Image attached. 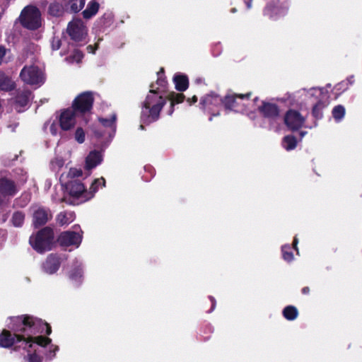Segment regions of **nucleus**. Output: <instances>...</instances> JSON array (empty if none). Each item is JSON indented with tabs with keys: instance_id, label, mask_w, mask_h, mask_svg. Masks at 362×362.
I'll list each match as a JSON object with an SVG mask.
<instances>
[{
	"instance_id": "f257e3e1",
	"label": "nucleus",
	"mask_w": 362,
	"mask_h": 362,
	"mask_svg": "<svg viewBox=\"0 0 362 362\" xmlns=\"http://www.w3.org/2000/svg\"><path fill=\"white\" fill-rule=\"evenodd\" d=\"M14 332L12 337L8 330H3L0 334V346L8 348L14 343L24 341L29 348L34 346H46L51 343V339L42 336L33 337L36 334L51 333L50 327L41 320L33 317H16L12 319V325L9 327Z\"/></svg>"
},
{
	"instance_id": "f03ea898",
	"label": "nucleus",
	"mask_w": 362,
	"mask_h": 362,
	"mask_svg": "<svg viewBox=\"0 0 362 362\" xmlns=\"http://www.w3.org/2000/svg\"><path fill=\"white\" fill-rule=\"evenodd\" d=\"M158 93L159 88L151 89L146 98L141 115V120L144 124H148L159 118L165 100Z\"/></svg>"
},
{
	"instance_id": "7ed1b4c3",
	"label": "nucleus",
	"mask_w": 362,
	"mask_h": 362,
	"mask_svg": "<svg viewBox=\"0 0 362 362\" xmlns=\"http://www.w3.org/2000/svg\"><path fill=\"white\" fill-rule=\"evenodd\" d=\"M21 24L29 30H37L42 26L41 13L33 6L25 7L19 16Z\"/></svg>"
},
{
	"instance_id": "20e7f679",
	"label": "nucleus",
	"mask_w": 362,
	"mask_h": 362,
	"mask_svg": "<svg viewBox=\"0 0 362 362\" xmlns=\"http://www.w3.org/2000/svg\"><path fill=\"white\" fill-rule=\"evenodd\" d=\"M20 78L24 83L37 87L41 86L45 81L43 69L37 65L24 66L20 73Z\"/></svg>"
},
{
	"instance_id": "39448f33",
	"label": "nucleus",
	"mask_w": 362,
	"mask_h": 362,
	"mask_svg": "<svg viewBox=\"0 0 362 362\" xmlns=\"http://www.w3.org/2000/svg\"><path fill=\"white\" fill-rule=\"evenodd\" d=\"M53 239V232L49 228H45L30 238V244L38 252L50 250Z\"/></svg>"
},
{
	"instance_id": "423d86ee",
	"label": "nucleus",
	"mask_w": 362,
	"mask_h": 362,
	"mask_svg": "<svg viewBox=\"0 0 362 362\" xmlns=\"http://www.w3.org/2000/svg\"><path fill=\"white\" fill-rule=\"evenodd\" d=\"M69 194L76 204L86 202L92 198V194L86 189L84 185L78 180H71L63 184Z\"/></svg>"
},
{
	"instance_id": "0eeeda50",
	"label": "nucleus",
	"mask_w": 362,
	"mask_h": 362,
	"mask_svg": "<svg viewBox=\"0 0 362 362\" xmlns=\"http://www.w3.org/2000/svg\"><path fill=\"white\" fill-rule=\"evenodd\" d=\"M66 32L76 42H84L88 35V29L81 19L76 18L69 23Z\"/></svg>"
},
{
	"instance_id": "6e6552de",
	"label": "nucleus",
	"mask_w": 362,
	"mask_h": 362,
	"mask_svg": "<svg viewBox=\"0 0 362 362\" xmlns=\"http://www.w3.org/2000/svg\"><path fill=\"white\" fill-rule=\"evenodd\" d=\"M78 117V113L69 107L61 110L57 115V119L62 131H69L77 124Z\"/></svg>"
},
{
	"instance_id": "1a4fd4ad",
	"label": "nucleus",
	"mask_w": 362,
	"mask_h": 362,
	"mask_svg": "<svg viewBox=\"0 0 362 362\" xmlns=\"http://www.w3.org/2000/svg\"><path fill=\"white\" fill-rule=\"evenodd\" d=\"M93 95L91 92H84L79 94L73 101L71 108L78 115L90 112L93 103Z\"/></svg>"
},
{
	"instance_id": "9d476101",
	"label": "nucleus",
	"mask_w": 362,
	"mask_h": 362,
	"mask_svg": "<svg viewBox=\"0 0 362 362\" xmlns=\"http://www.w3.org/2000/svg\"><path fill=\"white\" fill-rule=\"evenodd\" d=\"M99 122L102 128L105 129L103 134L95 132V136L98 137H103L104 140L107 142L114 136L116 131V119L117 115L115 112H112L107 117H99Z\"/></svg>"
},
{
	"instance_id": "9b49d317",
	"label": "nucleus",
	"mask_w": 362,
	"mask_h": 362,
	"mask_svg": "<svg viewBox=\"0 0 362 362\" xmlns=\"http://www.w3.org/2000/svg\"><path fill=\"white\" fill-rule=\"evenodd\" d=\"M303 93L311 102L317 101L313 107V114L318 116V109H320L327 103V93L320 88H312L308 91L303 90Z\"/></svg>"
},
{
	"instance_id": "f8f14e48",
	"label": "nucleus",
	"mask_w": 362,
	"mask_h": 362,
	"mask_svg": "<svg viewBox=\"0 0 362 362\" xmlns=\"http://www.w3.org/2000/svg\"><path fill=\"white\" fill-rule=\"evenodd\" d=\"M80 230L66 231L59 235L58 242L63 246H75L78 247L81 242L82 236Z\"/></svg>"
},
{
	"instance_id": "ddd939ff",
	"label": "nucleus",
	"mask_w": 362,
	"mask_h": 362,
	"mask_svg": "<svg viewBox=\"0 0 362 362\" xmlns=\"http://www.w3.org/2000/svg\"><path fill=\"white\" fill-rule=\"evenodd\" d=\"M285 123L291 129H297L303 124L304 117L298 112L290 110L285 116Z\"/></svg>"
},
{
	"instance_id": "4468645a",
	"label": "nucleus",
	"mask_w": 362,
	"mask_h": 362,
	"mask_svg": "<svg viewBox=\"0 0 362 362\" xmlns=\"http://www.w3.org/2000/svg\"><path fill=\"white\" fill-rule=\"evenodd\" d=\"M200 105H202V107L203 109L207 110L209 113H211L213 115H215V114L213 113V107H218L222 105V100L217 95H207L201 100Z\"/></svg>"
},
{
	"instance_id": "2eb2a0df",
	"label": "nucleus",
	"mask_w": 362,
	"mask_h": 362,
	"mask_svg": "<svg viewBox=\"0 0 362 362\" xmlns=\"http://www.w3.org/2000/svg\"><path fill=\"white\" fill-rule=\"evenodd\" d=\"M103 161V154L99 151H91L86 158L85 169L90 170L100 165Z\"/></svg>"
},
{
	"instance_id": "dca6fc26",
	"label": "nucleus",
	"mask_w": 362,
	"mask_h": 362,
	"mask_svg": "<svg viewBox=\"0 0 362 362\" xmlns=\"http://www.w3.org/2000/svg\"><path fill=\"white\" fill-rule=\"evenodd\" d=\"M60 263V259L57 256L50 255L43 263L42 269L45 273L52 274L59 269Z\"/></svg>"
},
{
	"instance_id": "f3484780",
	"label": "nucleus",
	"mask_w": 362,
	"mask_h": 362,
	"mask_svg": "<svg viewBox=\"0 0 362 362\" xmlns=\"http://www.w3.org/2000/svg\"><path fill=\"white\" fill-rule=\"evenodd\" d=\"M51 218V214L43 208H38L34 211L33 224L35 227L44 225Z\"/></svg>"
},
{
	"instance_id": "a211bd4d",
	"label": "nucleus",
	"mask_w": 362,
	"mask_h": 362,
	"mask_svg": "<svg viewBox=\"0 0 362 362\" xmlns=\"http://www.w3.org/2000/svg\"><path fill=\"white\" fill-rule=\"evenodd\" d=\"M247 95H240L235 96L234 95H228V108L234 109L236 112L243 111V108L241 107L245 105L243 102L246 99Z\"/></svg>"
},
{
	"instance_id": "6ab92c4d",
	"label": "nucleus",
	"mask_w": 362,
	"mask_h": 362,
	"mask_svg": "<svg viewBox=\"0 0 362 362\" xmlns=\"http://www.w3.org/2000/svg\"><path fill=\"white\" fill-rule=\"evenodd\" d=\"M99 8L100 4L96 0H91L88 2L86 8L82 13L83 18L86 19L91 18L97 14Z\"/></svg>"
},
{
	"instance_id": "aec40b11",
	"label": "nucleus",
	"mask_w": 362,
	"mask_h": 362,
	"mask_svg": "<svg viewBox=\"0 0 362 362\" xmlns=\"http://www.w3.org/2000/svg\"><path fill=\"white\" fill-rule=\"evenodd\" d=\"M173 81L175 88L179 91H185L188 88V78L185 75L176 74L173 78Z\"/></svg>"
},
{
	"instance_id": "412c9836",
	"label": "nucleus",
	"mask_w": 362,
	"mask_h": 362,
	"mask_svg": "<svg viewBox=\"0 0 362 362\" xmlns=\"http://www.w3.org/2000/svg\"><path fill=\"white\" fill-rule=\"evenodd\" d=\"M75 219V214L71 211L60 213L57 218V223L61 226L68 225Z\"/></svg>"
},
{
	"instance_id": "4be33fe9",
	"label": "nucleus",
	"mask_w": 362,
	"mask_h": 362,
	"mask_svg": "<svg viewBox=\"0 0 362 362\" xmlns=\"http://www.w3.org/2000/svg\"><path fill=\"white\" fill-rule=\"evenodd\" d=\"M82 174H83V172L81 169H78L76 168H71L69 169L67 174H66V175L62 174L61 175L60 182L62 185L66 184V183H67L66 179H68V178L74 179L75 177H81L82 175Z\"/></svg>"
},
{
	"instance_id": "5701e85b",
	"label": "nucleus",
	"mask_w": 362,
	"mask_h": 362,
	"mask_svg": "<svg viewBox=\"0 0 362 362\" xmlns=\"http://www.w3.org/2000/svg\"><path fill=\"white\" fill-rule=\"evenodd\" d=\"M14 88V83L6 76L3 72L0 71V89L3 90H11Z\"/></svg>"
},
{
	"instance_id": "b1692460",
	"label": "nucleus",
	"mask_w": 362,
	"mask_h": 362,
	"mask_svg": "<svg viewBox=\"0 0 362 362\" xmlns=\"http://www.w3.org/2000/svg\"><path fill=\"white\" fill-rule=\"evenodd\" d=\"M185 96L182 93H171L168 95V99L171 103V108L169 112V115H171L173 112V106L175 104H178L184 100Z\"/></svg>"
},
{
	"instance_id": "393cba45",
	"label": "nucleus",
	"mask_w": 362,
	"mask_h": 362,
	"mask_svg": "<svg viewBox=\"0 0 362 362\" xmlns=\"http://www.w3.org/2000/svg\"><path fill=\"white\" fill-rule=\"evenodd\" d=\"M261 110L266 116L268 117L275 116L279 112L277 107L271 103H264Z\"/></svg>"
},
{
	"instance_id": "a878e982",
	"label": "nucleus",
	"mask_w": 362,
	"mask_h": 362,
	"mask_svg": "<svg viewBox=\"0 0 362 362\" xmlns=\"http://www.w3.org/2000/svg\"><path fill=\"white\" fill-rule=\"evenodd\" d=\"M31 98V93L30 91H25L19 94L16 98V104L21 107L27 105Z\"/></svg>"
},
{
	"instance_id": "bb28decb",
	"label": "nucleus",
	"mask_w": 362,
	"mask_h": 362,
	"mask_svg": "<svg viewBox=\"0 0 362 362\" xmlns=\"http://www.w3.org/2000/svg\"><path fill=\"white\" fill-rule=\"evenodd\" d=\"M45 129H47L52 135L56 136L59 133V124L56 119V120L49 121L45 124Z\"/></svg>"
},
{
	"instance_id": "cd10ccee",
	"label": "nucleus",
	"mask_w": 362,
	"mask_h": 362,
	"mask_svg": "<svg viewBox=\"0 0 362 362\" xmlns=\"http://www.w3.org/2000/svg\"><path fill=\"white\" fill-rule=\"evenodd\" d=\"M284 316L288 320H293L297 317L298 310L293 306H288L284 310Z\"/></svg>"
},
{
	"instance_id": "c85d7f7f",
	"label": "nucleus",
	"mask_w": 362,
	"mask_h": 362,
	"mask_svg": "<svg viewBox=\"0 0 362 362\" xmlns=\"http://www.w3.org/2000/svg\"><path fill=\"white\" fill-rule=\"evenodd\" d=\"M283 146L287 151L292 150L296 146V140L292 136H287L284 138Z\"/></svg>"
},
{
	"instance_id": "c756f323",
	"label": "nucleus",
	"mask_w": 362,
	"mask_h": 362,
	"mask_svg": "<svg viewBox=\"0 0 362 362\" xmlns=\"http://www.w3.org/2000/svg\"><path fill=\"white\" fill-rule=\"evenodd\" d=\"M83 54L77 49H74L73 54L66 58L69 63H78L83 58Z\"/></svg>"
},
{
	"instance_id": "7c9ffc66",
	"label": "nucleus",
	"mask_w": 362,
	"mask_h": 362,
	"mask_svg": "<svg viewBox=\"0 0 362 362\" xmlns=\"http://www.w3.org/2000/svg\"><path fill=\"white\" fill-rule=\"evenodd\" d=\"M105 185V180L103 177L95 179L94 182L92 183L90 188V191H88V192L90 193V194H92L93 197L94 193H95L98 191L99 186L102 185L104 187Z\"/></svg>"
},
{
	"instance_id": "2f4dec72",
	"label": "nucleus",
	"mask_w": 362,
	"mask_h": 362,
	"mask_svg": "<svg viewBox=\"0 0 362 362\" xmlns=\"http://www.w3.org/2000/svg\"><path fill=\"white\" fill-rule=\"evenodd\" d=\"M266 11L268 15L271 16H279L285 14L286 9V8L274 7L273 8H267Z\"/></svg>"
},
{
	"instance_id": "473e14b6",
	"label": "nucleus",
	"mask_w": 362,
	"mask_h": 362,
	"mask_svg": "<svg viewBox=\"0 0 362 362\" xmlns=\"http://www.w3.org/2000/svg\"><path fill=\"white\" fill-rule=\"evenodd\" d=\"M24 221V215L21 212H16L13 215L12 222L15 226H21Z\"/></svg>"
},
{
	"instance_id": "72a5a7b5",
	"label": "nucleus",
	"mask_w": 362,
	"mask_h": 362,
	"mask_svg": "<svg viewBox=\"0 0 362 362\" xmlns=\"http://www.w3.org/2000/svg\"><path fill=\"white\" fill-rule=\"evenodd\" d=\"M49 11L52 16H59L62 13L63 8L59 4H52L50 5Z\"/></svg>"
},
{
	"instance_id": "f704fd0d",
	"label": "nucleus",
	"mask_w": 362,
	"mask_h": 362,
	"mask_svg": "<svg viewBox=\"0 0 362 362\" xmlns=\"http://www.w3.org/2000/svg\"><path fill=\"white\" fill-rule=\"evenodd\" d=\"M345 113V110L342 106L335 107L332 111L333 117L337 120L341 119Z\"/></svg>"
},
{
	"instance_id": "c9c22d12",
	"label": "nucleus",
	"mask_w": 362,
	"mask_h": 362,
	"mask_svg": "<svg viewBox=\"0 0 362 362\" xmlns=\"http://www.w3.org/2000/svg\"><path fill=\"white\" fill-rule=\"evenodd\" d=\"M64 165V160L62 158H56L51 163L52 168L54 171H59Z\"/></svg>"
},
{
	"instance_id": "e433bc0d",
	"label": "nucleus",
	"mask_w": 362,
	"mask_h": 362,
	"mask_svg": "<svg viewBox=\"0 0 362 362\" xmlns=\"http://www.w3.org/2000/svg\"><path fill=\"white\" fill-rule=\"evenodd\" d=\"M75 139L79 144H82L85 141V132L83 129L81 127L76 129L74 134Z\"/></svg>"
},
{
	"instance_id": "4c0bfd02",
	"label": "nucleus",
	"mask_w": 362,
	"mask_h": 362,
	"mask_svg": "<svg viewBox=\"0 0 362 362\" xmlns=\"http://www.w3.org/2000/svg\"><path fill=\"white\" fill-rule=\"evenodd\" d=\"M69 277L72 281H75L76 283L79 282L82 277L81 268H77L74 272L70 274Z\"/></svg>"
},
{
	"instance_id": "58836bf2",
	"label": "nucleus",
	"mask_w": 362,
	"mask_h": 362,
	"mask_svg": "<svg viewBox=\"0 0 362 362\" xmlns=\"http://www.w3.org/2000/svg\"><path fill=\"white\" fill-rule=\"evenodd\" d=\"M291 250L289 245H285L282 247L283 257L286 261L291 262L293 259L292 253L289 252Z\"/></svg>"
},
{
	"instance_id": "ea45409f",
	"label": "nucleus",
	"mask_w": 362,
	"mask_h": 362,
	"mask_svg": "<svg viewBox=\"0 0 362 362\" xmlns=\"http://www.w3.org/2000/svg\"><path fill=\"white\" fill-rule=\"evenodd\" d=\"M52 48L53 50H57L59 49L61 46V40L59 37H53L51 42Z\"/></svg>"
},
{
	"instance_id": "a19ab883",
	"label": "nucleus",
	"mask_w": 362,
	"mask_h": 362,
	"mask_svg": "<svg viewBox=\"0 0 362 362\" xmlns=\"http://www.w3.org/2000/svg\"><path fill=\"white\" fill-rule=\"evenodd\" d=\"M58 350H59V348L57 346L54 345V344L49 345V354H48V356L49 357V358H54L55 356L57 351H58Z\"/></svg>"
},
{
	"instance_id": "79ce46f5",
	"label": "nucleus",
	"mask_w": 362,
	"mask_h": 362,
	"mask_svg": "<svg viewBox=\"0 0 362 362\" xmlns=\"http://www.w3.org/2000/svg\"><path fill=\"white\" fill-rule=\"evenodd\" d=\"M29 362H41V358L35 354L28 355Z\"/></svg>"
},
{
	"instance_id": "37998d69",
	"label": "nucleus",
	"mask_w": 362,
	"mask_h": 362,
	"mask_svg": "<svg viewBox=\"0 0 362 362\" xmlns=\"http://www.w3.org/2000/svg\"><path fill=\"white\" fill-rule=\"evenodd\" d=\"M197 101V98L196 95H194L192 98H188L187 102L189 103V105H192V103H194Z\"/></svg>"
},
{
	"instance_id": "c03bdc74",
	"label": "nucleus",
	"mask_w": 362,
	"mask_h": 362,
	"mask_svg": "<svg viewBox=\"0 0 362 362\" xmlns=\"http://www.w3.org/2000/svg\"><path fill=\"white\" fill-rule=\"evenodd\" d=\"M97 49V47L95 48H93L92 45H88L87 47V50L90 53H95V49Z\"/></svg>"
},
{
	"instance_id": "a18cd8bd",
	"label": "nucleus",
	"mask_w": 362,
	"mask_h": 362,
	"mask_svg": "<svg viewBox=\"0 0 362 362\" xmlns=\"http://www.w3.org/2000/svg\"><path fill=\"white\" fill-rule=\"evenodd\" d=\"M298 238L296 237H295L294 240H293V246H294V247H296V245L298 244Z\"/></svg>"
},
{
	"instance_id": "49530a36",
	"label": "nucleus",
	"mask_w": 362,
	"mask_h": 362,
	"mask_svg": "<svg viewBox=\"0 0 362 362\" xmlns=\"http://www.w3.org/2000/svg\"><path fill=\"white\" fill-rule=\"evenodd\" d=\"M308 288H304L303 289V292L304 293H306L308 292Z\"/></svg>"
},
{
	"instance_id": "de8ad7c7",
	"label": "nucleus",
	"mask_w": 362,
	"mask_h": 362,
	"mask_svg": "<svg viewBox=\"0 0 362 362\" xmlns=\"http://www.w3.org/2000/svg\"><path fill=\"white\" fill-rule=\"evenodd\" d=\"M344 86V83L339 84L338 86Z\"/></svg>"
}]
</instances>
